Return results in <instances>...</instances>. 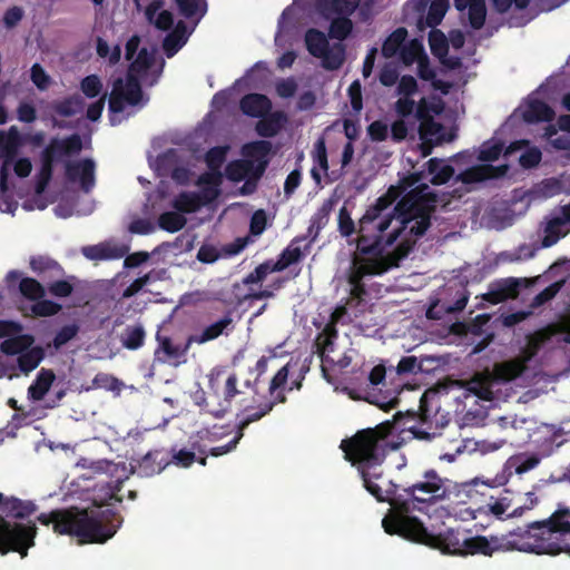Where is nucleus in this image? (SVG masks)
<instances>
[{
	"mask_svg": "<svg viewBox=\"0 0 570 570\" xmlns=\"http://www.w3.org/2000/svg\"><path fill=\"white\" fill-rule=\"evenodd\" d=\"M436 196L423 184L405 194L385 216L365 212L358 220V253L363 258H386V248L405 230L415 238L423 236L431 226Z\"/></svg>",
	"mask_w": 570,
	"mask_h": 570,
	"instance_id": "f257e3e1",
	"label": "nucleus"
},
{
	"mask_svg": "<svg viewBox=\"0 0 570 570\" xmlns=\"http://www.w3.org/2000/svg\"><path fill=\"white\" fill-rule=\"evenodd\" d=\"M124 480L102 484L94 498V505L97 509H68L52 510L50 513H42L38 521L43 525L52 524L53 532L76 537L79 543H105L111 539L122 524V517L114 509H102L109 505V500L122 502L118 492L122 488Z\"/></svg>",
	"mask_w": 570,
	"mask_h": 570,
	"instance_id": "f03ea898",
	"label": "nucleus"
},
{
	"mask_svg": "<svg viewBox=\"0 0 570 570\" xmlns=\"http://www.w3.org/2000/svg\"><path fill=\"white\" fill-rule=\"evenodd\" d=\"M445 494V480L432 469L424 472L422 480L412 484H401V490L392 502V509L382 520L384 531L410 541H426V528L411 513L428 511L432 504L444 499Z\"/></svg>",
	"mask_w": 570,
	"mask_h": 570,
	"instance_id": "7ed1b4c3",
	"label": "nucleus"
},
{
	"mask_svg": "<svg viewBox=\"0 0 570 570\" xmlns=\"http://www.w3.org/2000/svg\"><path fill=\"white\" fill-rule=\"evenodd\" d=\"M404 419L401 412L394 414L393 420L384 421L374 428L357 431L353 436L342 440L340 449L344 459L356 468L368 493H379V489L371 487L372 479L381 478V465L386 455L397 450L402 443L401 433L404 426L400 421Z\"/></svg>",
	"mask_w": 570,
	"mask_h": 570,
	"instance_id": "20e7f679",
	"label": "nucleus"
},
{
	"mask_svg": "<svg viewBox=\"0 0 570 570\" xmlns=\"http://www.w3.org/2000/svg\"><path fill=\"white\" fill-rule=\"evenodd\" d=\"M538 521L530 522L524 527L508 532L503 535H483L468 537L464 548V556L482 554L492 557L495 552L522 551L529 553H540L539 531L537 529Z\"/></svg>",
	"mask_w": 570,
	"mask_h": 570,
	"instance_id": "39448f33",
	"label": "nucleus"
},
{
	"mask_svg": "<svg viewBox=\"0 0 570 570\" xmlns=\"http://www.w3.org/2000/svg\"><path fill=\"white\" fill-rule=\"evenodd\" d=\"M414 244L415 239L405 238L394 250L390 252L386 258H355L348 276L351 301L355 302L356 306L365 302L367 291L363 282L364 277L382 275L394 267H399L400 262L410 254Z\"/></svg>",
	"mask_w": 570,
	"mask_h": 570,
	"instance_id": "423d86ee",
	"label": "nucleus"
},
{
	"mask_svg": "<svg viewBox=\"0 0 570 570\" xmlns=\"http://www.w3.org/2000/svg\"><path fill=\"white\" fill-rule=\"evenodd\" d=\"M540 553H570V509L559 508L549 518L538 521Z\"/></svg>",
	"mask_w": 570,
	"mask_h": 570,
	"instance_id": "0eeeda50",
	"label": "nucleus"
},
{
	"mask_svg": "<svg viewBox=\"0 0 570 570\" xmlns=\"http://www.w3.org/2000/svg\"><path fill=\"white\" fill-rule=\"evenodd\" d=\"M37 527L35 522L10 523L0 515V553L18 552L21 558L27 557L29 548L35 546Z\"/></svg>",
	"mask_w": 570,
	"mask_h": 570,
	"instance_id": "6e6552de",
	"label": "nucleus"
},
{
	"mask_svg": "<svg viewBox=\"0 0 570 570\" xmlns=\"http://www.w3.org/2000/svg\"><path fill=\"white\" fill-rule=\"evenodd\" d=\"M142 99V89L137 75L127 73L126 81L121 78L115 80L109 96L110 114H120L125 109V102L130 106L138 105Z\"/></svg>",
	"mask_w": 570,
	"mask_h": 570,
	"instance_id": "1a4fd4ad",
	"label": "nucleus"
},
{
	"mask_svg": "<svg viewBox=\"0 0 570 570\" xmlns=\"http://www.w3.org/2000/svg\"><path fill=\"white\" fill-rule=\"evenodd\" d=\"M423 173L414 171L402 177L397 185H391L387 191L380 196L373 205H371L366 212L376 216H385L386 210L396 202L400 197L402 198L410 190L423 185Z\"/></svg>",
	"mask_w": 570,
	"mask_h": 570,
	"instance_id": "9d476101",
	"label": "nucleus"
},
{
	"mask_svg": "<svg viewBox=\"0 0 570 570\" xmlns=\"http://www.w3.org/2000/svg\"><path fill=\"white\" fill-rule=\"evenodd\" d=\"M520 500V495H514L511 491L504 490L498 498L491 497L487 507L497 519L502 520L519 518L525 511L533 509L539 502L538 497H532L530 503L518 504Z\"/></svg>",
	"mask_w": 570,
	"mask_h": 570,
	"instance_id": "9b49d317",
	"label": "nucleus"
},
{
	"mask_svg": "<svg viewBox=\"0 0 570 570\" xmlns=\"http://www.w3.org/2000/svg\"><path fill=\"white\" fill-rule=\"evenodd\" d=\"M219 190L216 188H203L200 193L181 191L173 200V207L183 214H191L199 210L203 206L217 198Z\"/></svg>",
	"mask_w": 570,
	"mask_h": 570,
	"instance_id": "f8f14e48",
	"label": "nucleus"
},
{
	"mask_svg": "<svg viewBox=\"0 0 570 570\" xmlns=\"http://www.w3.org/2000/svg\"><path fill=\"white\" fill-rule=\"evenodd\" d=\"M426 541H416L425 546L439 548L445 553L464 556L466 534L458 530L449 529L444 533L434 535L426 530Z\"/></svg>",
	"mask_w": 570,
	"mask_h": 570,
	"instance_id": "ddd939ff",
	"label": "nucleus"
},
{
	"mask_svg": "<svg viewBox=\"0 0 570 570\" xmlns=\"http://www.w3.org/2000/svg\"><path fill=\"white\" fill-rule=\"evenodd\" d=\"M95 161L85 158L78 161L65 163V176L70 183H80V187L85 193H89L95 186Z\"/></svg>",
	"mask_w": 570,
	"mask_h": 570,
	"instance_id": "4468645a",
	"label": "nucleus"
},
{
	"mask_svg": "<svg viewBox=\"0 0 570 570\" xmlns=\"http://www.w3.org/2000/svg\"><path fill=\"white\" fill-rule=\"evenodd\" d=\"M237 375L235 373L230 374L225 383L224 389V401L218 402L217 405H214L213 400L217 399V395L213 397H203L200 402L197 404L202 407L205 413L213 415L215 419H222L229 410L232 400L239 394L237 390Z\"/></svg>",
	"mask_w": 570,
	"mask_h": 570,
	"instance_id": "2eb2a0df",
	"label": "nucleus"
},
{
	"mask_svg": "<svg viewBox=\"0 0 570 570\" xmlns=\"http://www.w3.org/2000/svg\"><path fill=\"white\" fill-rule=\"evenodd\" d=\"M82 150V140L78 134L65 138H52L42 150V155L56 163L61 157L78 155Z\"/></svg>",
	"mask_w": 570,
	"mask_h": 570,
	"instance_id": "dca6fc26",
	"label": "nucleus"
},
{
	"mask_svg": "<svg viewBox=\"0 0 570 570\" xmlns=\"http://www.w3.org/2000/svg\"><path fill=\"white\" fill-rule=\"evenodd\" d=\"M22 273L17 269L10 271L6 276V282L8 287L11 288L12 285L20 279L18 289L19 293L28 301L35 302L46 296V289L43 285L32 277H21Z\"/></svg>",
	"mask_w": 570,
	"mask_h": 570,
	"instance_id": "f3484780",
	"label": "nucleus"
},
{
	"mask_svg": "<svg viewBox=\"0 0 570 570\" xmlns=\"http://www.w3.org/2000/svg\"><path fill=\"white\" fill-rule=\"evenodd\" d=\"M128 246L100 243L82 247V255L90 261H110L122 258L128 254Z\"/></svg>",
	"mask_w": 570,
	"mask_h": 570,
	"instance_id": "a211bd4d",
	"label": "nucleus"
},
{
	"mask_svg": "<svg viewBox=\"0 0 570 570\" xmlns=\"http://www.w3.org/2000/svg\"><path fill=\"white\" fill-rule=\"evenodd\" d=\"M239 108L244 115L259 118L272 110V101L263 94H247L240 99Z\"/></svg>",
	"mask_w": 570,
	"mask_h": 570,
	"instance_id": "6ab92c4d",
	"label": "nucleus"
},
{
	"mask_svg": "<svg viewBox=\"0 0 570 570\" xmlns=\"http://www.w3.org/2000/svg\"><path fill=\"white\" fill-rule=\"evenodd\" d=\"M22 137L16 126L8 130L0 131V157L6 159L7 164H13L19 148L22 146Z\"/></svg>",
	"mask_w": 570,
	"mask_h": 570,
	"instance_id": "aec40b11",
	"label": "nucleus"
},
{
	"mask_svg": "<svg viewBox=\"0 0 570 570\" xmlns=\"http://www.w3.org/2000/svg\"><path fill=\"white\" fill-rule=\"evenodd\" d=\"M168 464H170V459L165 451L153 450L140 460L138 473L141 476H153L160 473Z\"/></svg>",
	"mask_w": 570,
	"mask_h": 570,
	"instance_id": "412c9836",
	"label": "nucleus"
},
{
	"mask_svg": "<svg viewBox=\"0 0 570 570\" xmlns=\"http://www.w3.org/2000/svg\"><path fill=\"white\" fill-rule=\"evenodd\" d=\"M507 170V166L494 167L489 164L476 165L465 169L459 175V178L464 184L481 183L487 179L499 177Z\"/></svg>",
	"mask_w": 570,
	"mask_h": 570,
	"instance_id": "4be33fe9",
	"label": "nucleus"
},
{
	"mask_svg": "<svg viewBox=\"0 0 570 570\" xmlns=\"http://www.w3.org/2000/svg\"><path fill=\"white\" fill-rule=\"evenodd\" d=\"M0 505L6 515L13 519H26L37 511V505L33 501L21 500L14 497L7 499L2 497Z\"/></svg>",
	"mask_w": 570,
	"mask_h": 570,
	"instance_id": "5701e85b",
	"label": "nucleus"
},
{
	"mask_svg": "<svg viewBox=\"0 0 570 570\" xmlns=\"http://www.w3.org/2000/svg\"><path fill=\"white\" fill-rule=\"evenodd\" d=\"M256 124V132L264 138L276 136L287 121V117L283 111L268 112Z\"/></svg>",
	"mask_w": 570,
	"mask_h": 570,
	"instance_id": "b1692460",
	"label": "nucleus"
},
{
	"mask_svg": "<svg viewBox=\"0 0 570 570\" xmlns=\"http://www.w3.org/2000/svg\"><path fill=\"white\" fill-rule=\"evenodd\" d=\"M191 32L193 29L188 30L184 21H178L174 30L163 41V48L167 57H173L187 42Z\"/></svg>",
	"mask_w": 570,
	"mask_h": 570,
	"instance_id": "393cba45",
	"label": "nucleus"
},
{
	"mask_svg": "<svg viewBox=\"0 0 570 570\" xmlns=\"http://www.w3.org/2000/svg\"><path fill=\"white\" fill-rule=\"evenodd\" d=\"M542 456L533 452H520L511 455L507 461V468L515 474H524L535 469L541 462Z\"/></svg>",
	"mask_w": 570,
	"mask_h": 570,
	"instance_id": "a878e982",
	"label": "nucleus"
},
{
	"mask_svg": "<svg viewBox=\"0 0 570 570\" xmlns=\"http://www.w3.org/2000/svg\"><path fill=\"white\" fill-rule=\"evenodd\" d=\"M371 487H374L375 489H379V493H370L373 495L379 502H386L392 507V502L394 500V497L397 495V493L401 490V484H396L392 480L387 479L384 474L383 465H381V478L380 479H373Z\"/></svg>",
	"mask_w": 570,
	"mask_h": 570,
	"instance_id": "bb28decb",
	"label": "nucleus"
},
{
	"mask_svg": "<svg viewBox=\"0 0 570 570\" xmlns=\"http://www.w3.org/2000/svg\"><path fill=\"white\" fill-rule=\"evenodd\" d=\"M554 116V110L547 102L539 99L531 100L523 111V119L528 124L548 122L553 120Z\"/></svg>",
	"mask_w": 570,
	"mask_h": 570,
	"instance_id": "cd10ccee",
	"label": "nucleus"
},
{
	"mask_svg": "<svg viewBox=\"0 0 570 570\" xmlns=\"http://www.w3.org/2000/svg\"><path fill=\"white\" fill-rule=\"evenodd\" d=\"M233 318L229 314H226L223 318L206 326L199 335H191L188 337V343L204 344L208 341H213L219 337L225 331L232 326Z\"/></svg>",
	"mask_w": 570,
	"mask_h": 570,
	"instance_id": "c85d7f7f",
	"label": "nucleus"
},
{
	"mask_svg": "<svg viewBox=\"0 0 570 570\" xmlns=\"http://www.w3.org/2000/svg\"><path fill=\"white\" fill-rule=\"evenodd\" d=\"M29 264L30 268L43 279L47 278V273L49 277H59L65 273L59 263L48 256H32Z\"/></svg>",
	"mask_w": 570,
	"mask_h": 570,
	"instance_id": "c756f323",
	"label": "nucleus"
},
{
	"mask_svg": "<svg viewBox=\"0 0 570 570\" xmlns=\"http://www.w3.org/2000/svg\"><path fill=\"white\" fill-rule=\"evenodd\" d=\"M156 338L158 341V347L155 352V355L161 362H167L170 360H177L181 357L190 345V343L187 342L185 347L180 348L179 345H175L173 343L170 337L157 334Z\"/></svg>",
	"mask_w": 570,
	"mask_h": 570,
	"instance_id": "7c9ffc66",
	"label": "nucleus"
},
{
	"mask_svg": "<svg viewBox=\"0 0 570 570\" xmlns=\"http://www.w3.org/2000/svg\"><path fill=\"white\" fill-rule=\"evenodd\" d=\"M312 158L314 166L311 169V176L314 179V181L320 185L322 181V176L320 170L316 166L320 167L321 170L326 173L328 170V159H327V149L325 139L323 137L318 138L315 144L312 151Z\"/></svg>",
	"mask_w": 570,
	"mask_h": 570,
	"instance_id": "2f4dec72",
	"label": "nucleus"
},
{
	"mask_svg": "<svg viewBox=\"0 0 570 570\" xmlns=\"http://www.w3.org/2000/svg\"><path fill=\"white\" fill-rule=\"evenodd\" d=\"M56 376L51 370L41 368L35 382L28 389V396L33 401H40L50 390Z\"/></svg>",
	"mask_w": 570,
	"mask_h": 570,
	"instance_id": "473e14b6",
	"label": "nucleus"
},
{
	"mask_svg": "<svg viewBox=\"0 0 570 570\" xmlns=\"http://www.w3.org/2000/svg\"><path fill=\"white\" fill-rule=\"evenodd\" d=\"M179 13L189 20H194L195 26L207 13V0H175Z\"/></svg>",
	"mask_w": 570,
	"mask_h": 570,
	"instance_id": "72a5a7b5",
	"label": "nucleus"
},
{
	"mask_svg": "<svg viewBox=\"0 0 570 570\" xmlns=\"http://www.w3.org/2000/svg\"><path fill=\"white\" fill-rule=\"evenodd\" d=\"M35 342V338L30 334H16L8 336L0 344V351L6 355H19L27 348H29Z\"/></svg>",
	"mask_w": 570,
	"mask_h": 570,
	"instance_id": "f704fd0d",
	"label": "nucleus"
},
{
	"mask_svg": "<svg viewBox=\"0 0 570 570\" xmlns=\"http://www.w3.org/2000/svg\"><path fill=\"white\" fill-rule=\"evenodd\" d=\"M305 239V236H297L295 237L291 244L281 253L277 262L273 263L274 268L276 272H282L286 269L292 264L298 263L302 257L303 253L302 249L298 246H295L296 243H299Z\"/></svg>",
	"mask_w": 570,
	"mask_h": 570,
	"instance_id": "c9c22d12",
	"label": "nucleus"
},
{
	"mask_svg": "<svg viewBox=\"0 0 570 570\" xmlns=\"http://www.w3.org/2000/svg\"><path fill=\"white\" fill-rule=\"evenodd\" d=\"M305 45L308 52L315 58L325 56V52L330 47L328 40L324 32L315 28H311L306 31Z\"/></svg>",
	"mask_w": 570,
	"mask_h": 570,
	"instance_id": "e433bc0d",
	"label": "nucleus"
},
{
	"mask_svg": "<svg viewBox=\"0 0 570 570\" xmlns=\"http://www.w3.org/2000/svg\"><path fill=\"white\" fill-rule=\"evenodd\" d=\"M428 171L432 176L430 183L432 185H443L450 181L454 175V168L451 165L443 164L438 158H431L428 163Z\"/></svg>",
	"mask_w": 570,
	"mask_h": 570,
	"instance_id": "4c0bfd02",
	"label": "nucleus"
},
{
	"mask_svg": "<svg viewBox=\"0 0 570 570\" xmlns=\"http://www.w3.org/2000/svg\"><path fill=\"white\" fill-rule=\"evenodd\" d=\"M146 338V331L141 324L128 325L120 335L124 347L130 351L140 348Z\"/></svg>",
	"mask_w": 570,
	"mask_h": 570,
	"instance_id": "58836bf2",
	"label": "nucleus"
},
{
	"mask_svg": "<svg viewBox=\"0 0 570 570\" xmlns=\"http://www.w3.org/2000/svg\"><path fill=\"white\" fill-rule=\"evenodd\" d=\"M564 219L560 217H553L549 219L544 226V236L541 242V246L544 248L551 247L559 242L561 237H564L568 232H563Z\"/></svg>",
	"mask_w": 570,
	"mask_h": 570,
	"instance_id": "ea45409f",
	"label": "nucleus"
},
{
	"mask_svg": "<svg viewBox=\"0 0 570 570\" xmlns=\"http://www.w3.org/2000/svg\"><path fill=\"white\" fill-rule=\"evenodd\" d=\"M333 209V202L331 199L324 202L322 206L316 210V213L311 218V224L308 227V235L312 236V240H314L321 229H323L330 219V214Z\"/></svg>",
	"mask_w": 570,
	"mask_h": 570,
	"instance_id": "a19ab883",
	"label": "nucleus"
},
{
	"mask_svg": "<svg viewBox=\"0 0 570 570\" xmlns=\"http://www.w3.org/2000/svg\"><path fill=\"white\" fill-rule=\"evenodd\" d=\"M45 356L40 346L29 347L18 356V366L21 372L29 373L38 367Z\"/></svg>",
	"mask_w": 570,
	"mask_h": 570,
	"instance_id": "79ce46f5",
	"label": "nucleus"
},
{
	"mask_svg": "<svg viewBox=\"0 0 570 570\" xmlns=\"http://www.w3.org/2000/svg\"><path fill=\"white\" fill-rule=\"evenodd\" d=\"M407 30L404 27L395 29L383 42L382 55L385 58L394 57L406 40Z\"/></svg>",
	"mask_w": 570,
	"mask_h": 570,
	"instance_id": "37998d69",
	"label": "nucleus"
},
{
	"mask_svg": "<svg viewBox=\"0 0 570 570\" xmlns=\"http://www.w3.org/2000/svg\"><path fill=\"white\" fill-rule=\"evenodd\" d=\"M53 161L41 154V167L36 176L35 191L41 195L47 189L53 173Z\"/></svg>",
	"mask_w": 570,
	"mask_h": 570,
	"instance_id": "c03bdc74",
	"label": "nucleus"
},
{
	"mask_svg": "<svg viewBox=\"0 0 570 570\" xmlns=\"http://www.w3.org/2000/svg\"><path fill=\"white\" fill-rule=\"evenodd\" d=\"M531 281L528 278L508 277L497 281L498 286L504 294V301L514 299L519 296L522 287H528Z\"/></svg>",
	"mask_w": 570,
	"mask_h": 570,
	"instance_id": "a18cd8bd",
	"label": "nucleus"
},
{
	"mask_svg": "<svg viewBox=\"0 0 570 570\" xmlns=\"http://www.w3.org/2000/svg\"><path fill=\"white\" fill-rule=\"evenodd\" d=\"M275 406V402H265L258 406L257 410L250 412L249 409H245V416L237 424V432L244 434L245 429L253 422L259 421L262 417L267 415Z\"/></svg>",
	"mask_w": 570,
	"mask_h": 570,
	"instance_id": "49530a36",
	"label": "nucleus"
},
{
	"mask_svg": "<svg viewBox=\"0 0 570 570\" xmlns=\"http://www.w3.org/2000/svg\"><path fill=\"white\" fill-rule=\"evenodd\" d=\"M186 223V218L178 212H165L158 218L159 227L169 233L179 232Z\"/></svg>",
	"mask_w": 570,
	"mask_h": 570,
	"instance_id": "de8ad7c7",
	"label": "nucleus"
},
{
	"mask_svg": "<svg viewBox=\"0 0 570 570\" xmlns=\"http://www.w3.org/2000/svg\"><path fill=\"white\" fill-rule=\"evenodd\" d=\"M469 24L474 30H480L485 22L487 6L485 0H472L468 9Z\"/></svg>",
	"mask_w": 570,
	"mask_h": 570,
	"instance_id": "09e8293b",
	"label": "nucleus"
},
{
	"mask_svg": "<svg viewBox=\"0 0 570 570\" xmlns=\"http://www.w3.org/2000/svg\"><path fill=\"white\" fill-rule=\"evenodd\" d=\"M353 29L352 20L348 16L338 17L332 20L328 36L340 41L346 39Z\"/></svg>",
	"mask_w": 570,
	"mask_h": 570,
	"instance_id": "8fccbe9b",
	"label": "nucleus"
},
{
	"mask_svg": "<svg viewBox=\"0 0 570 570\" xmlns=\"http://www.w3.org/2000/svg\"><path fill=\"white\" fill-rule=\"evenodd\" d=\"M250 167L252 160H234L226 166L225 173L229 180L238 183L248 176Z\"/></svg>",
	"mask_w": 570,
	"mask_h": 570,
	"instance_id": "3c124183",
	"label": "nucleus"
},
{
	"mask_svg": "<svg viewBox=\"0 0 570 570\" xmlns=\"http://www.w3.org/2000/svg\"><path fill=\"white\" fill-rule=\"evenodd\" d=\"M153 62V56L148 52L146 48H142L138 51L137 57L130 63L127 73L137 75V77L139 78L141 75L147 72V70L151 67Z\"/></svg>",
	"mask_w": 570,
	"mask_h": 570,
	"instance_id": "603ef678",
	"label": "nucleus"
},
{
	"mask_svg": "<svg viewBox=\"0 0 570 570\" xmlns=\"http://www.w3.org/2000/svg\"><path fill=\"white\" fill-rule=\"evenodd\" d=\"M272 150V144L268 140H257L250 144L245 145L244 154L250 158L252 160L258 163L263 159H268L267 156Z\"/></svg>",
	"mask_w": 570,
	"mask_h": 570,
	"instance_id": "864d4df0",
	"label": "nucleus"
},
{
	"mask_svg": "<svg viewBox=\"0 0 570 570\" xmlns=\"http://www.w3.org/2000/svg\"><path fill=\"white\" fill-rule=\"evenodd\" d=\"M82 108V101L79 97H68L58 101L53 106V110L61 117H72Z\"/></svg>",
	"mask_w": 570,
	"mask_h": 570,
	"instance_id": "5fc2aeb1",
	"label": "nucleus"
},
{
	"mask_svg": "<svg viewBox=\"0 0 570 570\" xmlns=\"http://www.w3.org/2000/svg\"><path fill=\"white\" fill-rule=\"evenodd\" d=\"M323 59V66L327 70H336L338 69L344 60H345V50L341 43L335 45L334 49L327 48L325 56L321 57Z\"/></svg>",
	"mask_w": 570,
	"mask_h": 570,
	"instance_id": "6e6d98bb",
	"label": "nucleus"
},
{
	"mask_svg": "<svg viewBox=\"0 0 570 570\" xmlns=\"http://www.w3.org/2000/svg\"><path fill=\"white\" fill-rule=\"evenodd\" d=\"M360 0H324V9L341 16H350L358 7Z\"/></svg>",
	"mask_w": 570,
	"mask_h": 570,
	"instance_id": "4d7b16f0",
	"label": "nucleus"
},
{
	"mask_svg": "<svg viewBox=\"0 0 570 570\" xmlns=\"http://www.w3.org/2000/svg\"><path fill=\"white\" fill-rule=\"evenodd\" d=\"M30 311L32 316L48 317L58 314L61 311V305L49 299L40 298L35 301Z\"/></svg>",
	"mask_w": 570,
	"mask_h": 570,
	"instance_id": "13d9d810",
	"label": "nucleus"
},
{
	"mask_svg": "<svg viewBox=\"0 0 570 570\" xmlns=\"http://www.w3.org/2000/svg\"><path fill=\"white\" fill-rule=\"evenodd\" d=\"M195 451H197L200 454H205V451L200 448H197L194 443L191 445V450H179L177 452H174L170 463H174L177 466L180 468H189L197 459Z\"/></svg>",
	"mask_w": 570,
	"mask_h": 570,
	"instance_id": "bf43d9fd",
	"label": "nucleus"
},
{
	"mask_svg": "<svg viewBox=\"0 0 570 570\" xmlns=\"http://www.w3.org/2000/svg\"><path fill=\"white\" fill-rule=\"evenodd\" d=\"M337 337L336 324L328 322L322 334L318 336V351L323 355L326 352H332L334 347V340Z\"/></svg>",
	"mask_w": 570,
	"mask_h": 570,
	"instance_id": "052dcab7",
	"label": "nucleus"
},
{
	"mask_svg": "<svg viewBox=\"0 0 570 570\" xmlns=\"http://www.w3.org/2000/svg\"><path fill=\"white\" fill-rule=\"evenodd\" d=\"M429 43L434 56L439 58L446 56L449 51V43L442 31L438 29L432 30L429 35Z\"/></svg>",
	"mask_w": 570,
	"mask_h": 570,
	"instance_id": "680f3d73",
	"label": "nucleus"
},
{
	"mask_svg": "<svg viewBox=\"0 0 570 570\" xmlns=\"http://www.w3.org/2000/svg\"><path fill=\"white\" fill-rule=\"evenodd\" d=\"M441 111V106L430 102L424 97L415 104V118L420 122L433 118V114L439 115Z\"/></svg>",
	"mask_w": 570,
	"mask_h": 570,
	"instance_id": "e2e57ef3",
	"label": "nucleus"
},
{
	"mask_svg": "<svg viewBox=\"0 0 570 570\" xmlns=\"http://www.w3.org/2000/svg\"><path fill=\"white\" fill-rule=\"evenodd\" d=\"M276 272L272 261H266L255 267L247 276L243 278L245 285L263 282L269 273Z\"/></svg>",
	"mask_w": 570,
	"mask_h": 570,
	"instance_id": "0e129e2a",
	"label": "nucleus"
},
{
	"mask_svg": "<svg viewBox=\"0 0 570 570\" xmlns=\"http://www.w3.org/2000/svg\"><path fill=\"white\" fill-rule=\"evenodd\" d=\"M523 370L524 365L518 361L505 362L497 367L499 376L505 381H512L519 377L523 373Z\"/></svg>",
	"mask_w": 570,
	"mask_h": 570,
	"instance_id": "69168bd1",
	"label": "nucleus"
},
{
	"mask_svg": "<svg viewBox=\"0 0 570 570\" xmlns=\"http://www.w3.org/2000/svg\"><path fill=\"white\" fill-rule=\"evenodd\" d=\"M504 144L502 141H487L482 145L479 154L481 161L498 160L503 151Z\"/></svg>",
	"mask_w": 570,
	"mask_h": 570,
	"instance_id": "338daca9",
	"label": "nucleus"
},
{
	"mask_svg": "<svg viewBox=\"0 0 570 570\" xmlns=\"http://www.w3.org/2000/svg\"><path fill=\"white\" fill-rule=\"evenodd\" d=\"M448 8L449 0H433L428 12L429 24L431 27L438 26L445 16Z\"/></svg>",
	"mask_w": 570,
	"mask_h": 570,
	"instance_id": "774afa93",
	"label": "nucleus"
}]
</instances>
